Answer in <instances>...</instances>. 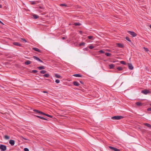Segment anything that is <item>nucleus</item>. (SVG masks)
I'll return each mask as SVG.
<instances>
[{"mask_svg":"<svg viewBox=\"0 0 151 151\" xmlns=\"http://www.w3.org/2000/svg\"><path fill=\"white\" fill-rule=\"evenodd\" d=\"M88 47L90 49H92L94 48V47L92 45H90Z\"/></svg>","mask_w":151,"mask_h":151,"instance_id":"obj_36","label":"nucleus"},{"mask_svg":"<svg viewBox=\"0 0 151 151\" xmlns=\"http://www.w3.org/2000/svg\"><path fill=\"white\" fill-rule=\"evenodd\" d=\"M73 76L76 77H82V75H80V74H76L73 75Z\"/></svg>","mask_w":151,"mask_h":151,"instance_id":"obj_14","label":"nucleus"},{"mask_svg":"<svg viewBox=\"0 0 151 151\" xmlns=\"http://www.w3.org/2000/svg\"><path fill=\"white\" fill-rule=\"evenodd\" d=\"M43 92L44 93H48L47 92V91H43Z\"/></svg>","mask_w":151,"mask_h":151,"instance_id":"obj_43","label":"nucleus"},{"mask_svg":"<svg viewBox=\"0 0 151 151\" xmlns=\"http://www.w3.org/2000/svg\"><path fill=\"white\" fill-rule=\"evenodd\" d=\"M33 18L34 19H37L39 17V16L36 14H34L32 15Z\"/></svg>","mask_w":151,"mask_h":151,"instance_id":"obj_17","label":"nucleus"},{"mask_svg":"<svg viewBox=\"0 0 151 151\" xmlns=\"http://www.w3.org/2000/svg\"><path fill=\"white\" fill-rule=\"evenodd\" d=\"M114 67V65L113 64H111L109 65V68L110 69H113Z\"/></svg>","mask_w":151,"mask_h":151,"instance_id":"obj_15","label":"nucleus"},{"mask_svg":"<svg viewBox=\"0 0 151 151\" xmlns=\"http://www.w3.org/2000/svg\"><path fill=\"white\" fill-rule=\"evenodd\" d=\"M116 69L118 71H121L123 70V68L121 67H118L116 68Z\"/></svg>","mask_w":151,"mask_h":151,"instance_id":"obj_22","label":"nucleus"},{"mask_svg":"<svg viewBox=\"0 0 151 151\" xmlns=\"http://www.w3.org/2000/svg\"><path fill=\"white\" fill-rule=\"evenodd\" d=\"M150 141H151V139L150 140Z\"/></svg>","mask_w":151,"mask_h":151,"instance_id":"obj_63","label":"nucleus"},{"mask_svg":"<svg viewBox=\"0 0 151 151\" xmlns=\"http://www.w3.org/2000/svg\"><path fill=\"white\" fill-rule=\"evenodd\" d=\"M73 84L76 86H78L80 85V84L78 82L76 81H74L73 82Z\"/></svg>","mask_w":151,"mask_h":151,"instance_id":"obj_10","label":"nucleus"},{"mask_svg":"<svg viewBox=\"0 0 151 151\" xmlns=\"http://www.w3.org/2000/svg\"><path fill=\"white\" fill-rule=\"evenodd\" d=\"M99 52L100 53H104L105 52H104L103 50H99Z\"/></svg>","mask_w":151,"mask_h":151,"instance_id":"obj_34","label":"nucleus"},{"mask_svg":"<svg viewBox=\"0 0 151 151\" xmlns=\"http://www.w3.org/2000/svg\"><path fill=\"white\" fill-rule=\"evenodd\" d=\"M0 23H1V24H3V23L0 20Z\"/></svg>","mask_w":151,"mask_h":151,"instance_id":"obj_49","label":"nucleus"},{"mask_svg":"<svg viewBox=\"0 0 151 151\" xmlns=\"http://www.w3.org/2000/svg\"><path fill=\"white\" fill-rule=\"evenodd\" d=\"M125 39L128 41L130 42H131V40L129 39V38L128 37H126L125 38Z\"/></svg>","mask_w":151,"mask_h":151,"instance_id":"obj_31","label":"nucleus"},{"mask_svg":"<svg viewBox=\"0 0 151 151\" xmlns=\"http://www.w3.org/2000/svg\"><path fill=\"white\" fill-rule=\"evenodd\" d=\"M150 105L151 106V103L150 104Z\"/></svg>","mask_w":151,"mask_h":151,"instance_id":"obj_58","label":"nucleus"},{"mask_svg":"<svg viewBox=\"0 0 151 151\" xmlns=\"http://www.w3.org/2000/svg\"><path fill=\"white\" fill-rule=\"evenodd\" d=\"M58 113H57V116H58Z\"/></svg>","mask_w":151,"mask_h":151,"instance_id":"obj_61","label":"nucleus"},{"mask_svg":"<svg viewBox=\"0 0 151 151\" xmlns=\"http://www.w3.org/2000/svg\"><path fill=\"white\" fill-rule=\"evenodd\" d=\"M150 27V28L151 29V25H150L149 26Z\"/></svg>","mask_w":151,"mask_h":151,"instance_id":"obj_56","label":"nucleus"},{"mask_svg":"<svg viewBox=\"0 0 151 151\" xmlns=\"http://www.w3.org/2000/svg\"><path fill=\"white\" fill-rule=\"evenodd\" d=\"M49 76V74L48 73H47V74H45L43 75V76L44 77H46V78L48 77Z\"/></svg>","mask_w":151,"mask_h":151,"instance_id":"obj_27","label":"nucleus"},{"mask_svg":"<svg viewBox=\"0 0 151 151\" xmlns=\"http://www.w3.org/2000/svg\"><path fill=\"white\" fill-rule=\"evenodd\" d=\"M74 25L76 26H80L81 25V24L80 23L78 22L75 23L74 24Z\"/></svg>","mask_w":151,"mask_h":151,"instance_id":"obj_24","label":"nucleus"},{"mask_svg":"<svg viewBox=\"0 0 151 151\" xmlns=\"http://www.w3.org/2000/svg\"><path fill=\"white\" fill-rule=\"evenodd\" d=\"M44 115L46 116H48V117H52V116L51 115H49V114H46L45 113V114H44Z\"/></svg>","mask_w":151,"mask_h":151,"instance_id":"obj_37","label":"nucleus"},{"mask_svg":"<svg viewBox=\"0 0 151 151\" xmlns=\"http://www.w3.org/2000/svg\"><path fill=\"white\" fill-rule=\"evenodd\" d=\"M32 49L35 51H37L39 52H41V51L39 49H38V48H36V47H33Z\"/></svg>","mask_w":151,"mask_h":151,"instance_id":"obj_11","label":"nucleus"},{"mask_svg":"<svg viewBox=\"0 0 151 151\" xmlns=\"http://www.w3.org/2000/svg\"><path fill=\"white\" fill-rule=\"evenodd\" d=\"M85 43H84V42H82L80 43V44H79V46H81L82 45H85Z\"/></svg>","mask_w":151,"mask_h":151,"instance_id":"obj_29","label":"nucleus"},{"mask_svg":"<svg viewBox=\"0 0 151 151\" xmlns=\"http://www.w3.org/2000/svg\"><path fill=\"white\" fill-rule=\"evenodd\" d=\"M80 82L81 84H83V83L82 81H80Z\"/></svg>","mask_w":151,"mask_h":151,"instance_id":"obj_46","label":"nucleus"},{"mask_svg":"<svg viewBox=\"0 0 151 151\" xmlns=\"http://www.w3.org/2000/svg\"><path fill=\"white\" fill-rule=\"evenodd\" d=\"M36 116L37 117L39 118H40L41 119H44V117H41V116Z\"/></svg>","mask_w":151,"mask_h":151,"instance_id":"obj_35","label":"nucleus"},{"mask_svg":"<svg viewBox=\"0 0 151 151\" xmlns=\"http://www.w3.org/2000/svg\"><path fill=\"white\" fill-rule=\"evenodd\" d=\"M58 65V63L57 62V66Z\"/></svg>","mask_w":151,"mask_h":151,"instance_id":"obj_59","label":"nucleus"},{"mask_svg":"<svg viewBox=\"0 0 151 151\" xmlns=\"http://www.w3.org/2000/svg\"><path fill=\"white\" fill-rule=\"evenodd\" d=\"M141 92L145 94L146 95L148 93H151V91L149 90L145 89L142 91Z\"/></svg>","mask_w":151,"mask_h":151,"instance_id":"obj_2","label":"nucleus"},{"mask_svg":"<svg viewBox=\"0 0 151 151\" xmlns=\"http://www.w3.org/2000/svg\"><path fill=\"white\" fill-rule=\"evenodd\" d=\"M35 4V3L34 2H32V4Z\"/></svg>","mask_w":151,"mask_h":151,"instance_id":"obj_48","label":"nucleus"},{"mask_svg":"<svg viewBox=\"0 0 151 151\" xmlns=\"http://www.w3.org/2000/svg\"><path fill=\"white\" fill-rule=\"evenodd\" d=\"M40 8H41V9H42V7H40Z\"/></svg>","mask_w":151,"mask_h":151,"instance_id":"obj_62","label":"nucleus"},{"mask_svg":"<svg viewBox=\"0 0 151 151\" xmlns=\"http://www.w3.org/2000/svg\"><path fill=\"white\" fill-rule=\"evenodd\" d=\"M59 5L61 6H67V5L65 4H59Z\"/></svg>","mask_w":151,"mask_h":151,"instance_id":"obj_21","label":"nucleus"},{"mask_svg":"<svg viewBox=\"0 0 151 151\" xmlns=\"http://www.w3.org/2000/svg\"><path fill=\"white\" fill-rule=\"evenodd\" d=\"M43 119L45 120H47V119L45 118H44V119Z\"/></svg>","mask_w":151,"mask_h":151,"instance_id":"obj_52","label":"nucleus"},{"mask_svg":"<svg viewBox=\"0 0 151 151\" xmlns=\"http://www.w3.org/2000/svg\"><path fill=\"white\" fill-rule=\"evenodd\" d=\"M40 73L41 74H45L46 73L47 71L46 70H41L40 72Z\"/></svg>","mask_w":151,"mask_h":151,"instance_id":"obj_23","label":"nucleus"},{"mask_svg":"<svg viewBox=\"0 0 151 151\" xmlns=\"http://www.w3.org/2000/svg\"><path fill=\"white\" fill-rule=\"evenodd\" d=\"M127 65L129 69L132 70L133 69V67L131 63H128Z\"/></svg>","mask_w":151,"mask_h":151,"instance_id":"obj_6","label":"nucleus"},{"mask_svg":"<svg viewBox=\"0 0 151 151\" xmlns=\"http://www.w3.org/2000/svg\"><path fill=\"white\" fill-rule=\"evenodd\" d=\"M83 50H84L88 51V48H85L83 49Z\"/></svg>","mask_w":151,"mask_h":151,"instance_id":"obj_42","label":"nucleus"},{"mask_svg":"<svg viewBox=\"0 0 151 151\" xmlns=\"http://www.w3.org/2000/svg\"><path fill=\"white\" fill-rule=\"evenodd\" d=\"M143 49L146 52L149 51V49L147 48L144 47Z\"/></svg>","mask_w":151,"mask_h":151,"instance_id":"obj_30","label":"nucleus"},{"mask_svg":"<svg viewBox=\"0 0 151 151\" xmlns=\"http://www.w3.org/2000/svg\"><path fill=\"white\" fill-rule=\"evenodd\" d=\"M33 111L35 112H37V113H39V114H43V115H44V114H45V113H44L42 111H40L39 110H36V109H34L33 110Z\"/></svg>","mask_w":151,"mask_h":151,"instance_id":"obj_7","label":"nucleus"},{"mask_svg":"<svg viewBox=\"0 0 151 151\" xmlns=\"http://www.w3.org/2000/svg\"><path fill=\"white\" fill-rule=\"evenodd\" d=\"M38 61H39V62H43L40 59V60H39Z\"/></svg>","mask_w":151,"mask_h":151,"instance_id":"obj_47","label":"nucleus"},{"mask_svg":"<svg viewBox=\"0 0 151 151\" xmlns=\"http://www.w3.org/2000/svg\"><path fill=\"white\" fill-rule=\"evenodd\" d=\"M62 78V77L61 76L57 74V78H60L61 79V78Z\"/></svg>","mask_w":151,"mask_h":151,"instance_id":"obj_32","label":"nucleus"},{"mask_svg":"<svg viewBox=\"0 0 151 151\" xmlns=\"http://www.w3.org/2000/svg\"><path fill=\"white\" fill-rule=\"evenodd\" d=\"M88 38L89 39H92L93 38V36H88Z\"/></svg>","mask_w":151,"mask_h":151,"instance_id":"obj_33","label":"nucleus"},{"mask_svg":"<svg viewBox=\"0 0 151 151\" xmlns=\"http://www.w3.org/2000/svg\"><path fill=\"white\" fill-rule=\"evenodd\" d=\"M117 46L121 48H123L124 47L123 45L120 43H117L116 44Z\"/></svg>","mask_w":151,"mask_h":151,"instance_id":"obj_8","label":"nucleus"},{"mask_svg":"<svg viewBox=\"0 0 151 151\" xmlns=\"http://www.w3.org/2000/svg\"><path fill=\"white\" fill-rule=\"evenodd\" d=\"M127 32L131 36H132V37H135L137 35V34L134 32L128 31Z\"/></svg>","mask_w":151,"mask_h":151,"instance_id":"obj_4","label":"nucleus"},{"mask_svg":"<svg viewBox=\"0 0 151 151\" xmlns=\"http://www.w3.org/2000/svg\"><path fill=\"white\" fill-rule=\"evenodd\" d=\"M21 40L23 41L24 42H27V41L26 40H25L24 39V38H21Z\"/></svg>","mask_w":151,"mask_h":151,"instance_id":"obj_40","label":"nucleus"},{"mask_svg":"<svg viewBox=\"0 0 151 151\" xmlns=\"http://www.w3.org/2000/svg\"><path fill=\"white\" fill-rule=\"evenodd\" d=\"M147 111H151V107L148 108L147 109Z\"/></svg>","mask_w":151,"mask_h":151,"instance_id":"obj_41","label":"nucleus"},{"mask_svg":"<svg viewBox=\"0 0 151 151\" xmlns=\"http://www.w3.org/2000/svg\"><path fill=\"white\" fill-rule=\"evenodd\" d=\"M33 58L34 59L36 60H37L38 61H39V60H40V59L38 57H37V56H33Z\"/></svg>","mask_w":151,"mask_h":151,"instance_id":"obj_20","label":"nucleus"},{"mask_svg":"<svg viewBox=\"0 0 151 151\" xmlns=\"http://www.w3.org/2000/svg\"><path fill=\"white\" fill-rule=\"evenodd\" d=\"M37 72V71L36 70H32V72L33 73H36Z\"/></svg>","mask_w":151,"mask_h":151,"instance_id":"obj_38","label":"nucleus"},{"mask_svg":"<svg viewBox=\"0 0 151 151\" xmlns=\"http://www.w3.org/2000/svg\"><path fill=\"white\" fill-rule=\"evenodd\" d=\"M31 62L29 60H27L25 62V64L26 65H28L31 63Z\"/></svg>","mask_w":151,"mask_h":151,"instance_id":"obj_18","label":"nucleus"},{"mask_svg":"<svg viewBox=\"0 0 151 151\" xmlns=\"http://www.w3.org/2000/svg\"><path fill=\"white\" fill-rule=\"evenodd\" d=\"M60 82V80L57 79V83H59Z\"/></svg>","mask_w":151,"mask_h":151,"instance_id":"obj_44","label":"nucleus"},{"mask_svg":"<svg viewBox=\"0 0 151 151\" xmlns=\"http://www.w3.org/2000/svg\"><path fill=\"white\" fill-rule=\"evenodd\" d=\"M37 68L39 70H42V69H45V67L44 66H40V67H38Z\"/></svg>","mask_w":151,"mask_h":151,"instance_id":"obj_19","label":"nucleus"},{"mask_svg":"<svg viewBox=\"0 0 151 151\" xmlns=\"http://www.w3.org/2000/svg\"><path fill=\"white\" fill-rule=\"evenodd\" d=\"M144 125L147 126L150 128H151V125L147 123H144Z\"/></svg>","mask_w":151,"mask_h":151,"instance_id":"obj_13","label":"nucleus"},{"mask_svg":"<svg viewBox=\"0 0 151 151\" xmlns=\"http://www.w3.org/2000/svg\"><path fill=\"white\" fill-rule=\"evenodd\" d=\"M55 76L56 77H57V74H55Z\"/></svg>","mask_w":151,"mask_h":151,"instance_id":"obj_53","label":"nucleus"},{"mask_svg":"<svg viewBox=\"0 0 151 151\" xmlns=\"http://www.w3.org/2000/svg\"><path fill=\"white\" fill-rule=\"evenodd\" d=\"M61 38L63 40H64V39H65L66 38H65V37H62Z\"/></svg>","mask_w":151,"mask_h":151,"instance_id":"obj_45","label":"nucleus"},{"mask_svg":"<svg viewBox=\"0 0 151 151\" xmlns=\"http://www.w3.org/2000/svg\"><path fill=\"white\" fill-rule=\"evenodd\" d=\"M6 146L1 145L0 146V149L2 151H4L6 150Z\"/></svg>","mask_w":151,"mask_h":151,"instance_id":"obj_5","label":"nucleus"},{"mask_svg":"<svg viewBox=\"0 0 151 151\" xmlns=\"http://www.w3.org/2000/svg\"><path fill=\"white\" fill-rule=\"evenodd\" d=\"M123 116H114L111 117V119L113 120H119L123 119Z\"/></svg>","mask_w":151,"mask_h":151,"instance_id":"obj_1","label":"nucleus"},{"mask_svg":"<svg viewBox=\"0 0 151 151\" xmlns=\"http://www.w3.org/2000/svg\"><path fill=\"white\" fill-rule=\"evenodd\" d=\"M63 80H64V79H62V80H61L60 81H62Z\"/></svg>","mask_w":151,"mask_h":151,"instance_id":"obj_55","label":"nucleus"},{"mask_svg":"<svg viewBox=\"0 0 151 151\" xmlns=\"http://www.w3.org/2000/svg\"><path fill=\"white\" fill-rule=\"evenodd\" d=\"M2 7V5L1 4H0V8H1Z\"/></svg>","mask_w":151,"mask_h":151,"instance_id":"obj_50","label":"nucleus"},{"mask_svg":"<svg viewBox=\"0 0 151 151\" xmlns=\"http://www.w3.org/2000/svg\"><path fill=\"white\" fill-rule=\"evenodd\" d=\"M24 151H29V149L27 148H25L24 149Z\"/></svg>","mask_w":151,"mask_h":151,"instance_id":"obj_39","label":"nucleus"},{"mask_svg":"<svg viewBox=\"0 0 151 151\" xmlns=\"http://www.w3.org/2000/svg\"><path fill=\"white\" fill-rule=\"evenodd\" d=\"M4 138L6 139H10V137L9 136L7 135H5L4 136Z\"/></svg>","mask_w":151,"mask_h":151,"instance_id":"obj_28","label":"nucleus"},{"mask_svg":"<svg viewBox=\"0 0 151 151\" xmlns=\"http://www.w3.org/2000/svg\"><path fill=\"white\" fill-rule=\"evenodd\" d=\"M132 45H133V43H132Z\"/></svg>","mask_w":151,"mask_h":151,"instance_id":"obj_60","label":"nucleus"},{"mask_svg":"<svg viewBox=\"0 0 151 151\" xmlns=\"http://www.w3.org/2000/svg\"><path fill=\"white\" fill-rule=\"evenodd\" d=\"M135 104L137 106H141L142 105V104L139 102H136Z\"/></svg>","mask_w":151,"mask_h":151,"instance_id":"obj_16","label":"nucleus"},{"mask_svg":"<svg viewBox=\"0 0 151 151\" xmlns=\"http://www.w3.org/2000/svg\"><path fill=\"white\" fill-rule=\"evenodd\" d=\"M13 44L15 45L21 46V45L18 42H14L13 43Z\"/></svg>","mask_w":151,"mask_h":151,"instance_id":"obj_12","label":"nucleus"},{"mask_svg":"<svg viewBox=\"0 0 151 151\" xmlns=\"http://www.w3.org/2000/svg\"><path fill=\"white\" fill-rule=\"evenodd\" d=\"M120 63L122 64L125 65L126 64V62L124 61H120Z\"/></svg>","mask_w":151,"mask_h":151,"instance_id":"obj_26","label":"nucleus"},{"mask_svg":"<svg viewBox=\"0 0 151 151\" xmlns=\"http://www.w3.org/2000/svg\"><path fill=\"white\" fill-rule=\"evenodd\" d=\"M109 147L111 150V151H121L119 149L111 146H109Z\"/></svg>","mask_w":151,"mask_h":151,"instance_id":"obj_3","label":"nucleus"},{"mask_svg":"<svg viewBox=\"0 0 151 151\" xmlns=\"http://www.w3.org/2000/svg\"><path fill=\"white\" fill-rule=\"evenodd\" d=\"M57 80H55V82L56 83H57Z\"/></svg>","mask_w":151,"mask_h":151,"instance_id":"obj_57","label":"nucleus"},{"mask_svg":"<svg viewBox=\"0 0 151 151\" xmlns=\"http://www.w3.org/2000/svg\"><path fill=\"white\" fill-rule=\"evenodd\" d=\"M23 139H24L25 140H27V139H26L25 138H24L23 137Z\"/></svg>","mask_w":151,"mask_h":151,"instance_id":"obj_54","label":"nucleus"},{"mask_svg":"<svg viewBox=\"0 0 151 151\" xmlns=\"http://www.w3.org/2000/svg\"><path fill=\"white\" fill-rule=\"evenodd\" d=\"M9 143L12 146L14 145L15 143V141L13 140H10L9 141Z\"/></svg>","mask_w":151,"mask_h":151,"instance_id":"obj_9","label":"nucleus"},{"mask_svg":"<svg viewBox=\"0 0 151 151\" xmlns=\"http://www.w3.org/2000/svg\"><path fill=\"white\" fill-rule=\"evenodd\" d=\"M105 55L107 56L110 57L111 56V54L108 52L105 53Z\"/></svg>","mask_w":151,"mask_h":151,"instance_id":"obj_25","label":"nucleus"},{"mask_svg":"<svg viewBox=\"0 0 151 151\" xmlns=\"http://www.w3.org/2000/svg\"><path fill=\"white\" fill-rule=\"evenodd\" d=\"M67 41L68 42H70V40H67Z\"/></svg>","mask_w":151,"mask_h":151,"instance_id":"obj_51","label":"nucleus"}]
</instances>
